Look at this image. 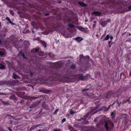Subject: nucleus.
I'll list each match as a JSON object with an SVG mask.
<instances>
[{"instance_id": "1", "label": "nucleus", "mask_w": 131, "mask_h": 131, "mask_svg": "<svg viewBox=\"0 0 131 131\" xmlns=\"http://www.w3.org/2000/svg\"><path fill=\"white\" fill-rule=\"evenodd\" d=\"M113 126V124L112 122L109 121L108 122H106L105 123V127L107 130L109 129V127Z\"/></svg>"}, {"instance_id": "2", "label": "nucleus", "mask_w": 131, "mask_h": 131, "mask_svg": "<svg viewBox=\"0 0 131 131\" xmlns=\"http://www.w3.org/2000/svg\"><path fill=\"white\" fill-rule=\"evenodd\" d=\"M74 39L77 41L79 42L83 40V38L80 37H78L75 38Z\"/></svg>"}, {"instance_id": "3", "label": "nucleus", "mask_w": 131, "mask_h": 131, "mask_svg": "<svg viewBox=\"0 0 131 131\" xmlns=\"http://www.w3.org/2000/svg\"><path fill=\"white\" fill-rule=\"evenodd\" d=\"M111 20L110 19H109L107 21H105L103 23H101V24L102 26L104 27L106 25L107 22H109Z\"/></svg>"}, {"instance_id": "4", "label": "nucleus", "mask_w": 131, "mask_h": 131, "mask_svg": "<svg viewBox=\"0 0 131 131\" xmlns=\"http://www.w3.org/2000/svg\"><path fill=\"white\" fill-rule=\"evenodd\" d=\"M39 48H35L32 51V52H36L39 50Z\"/></svg>"}, {"instance_id": "5", "label": "nucleus", "mask_w": 131, "mask_h": 131, "mask_svg": "<svg viewBox=\"0 0 131 131\" xmlns=\"http://www.w3.org/2000/svg\"><path fill=\"white\" fill-rule=\"evenodd\" d=\"M78 3L79 5L82 6H86V5L85 4L82 2H79Z\"/></svg>"}, {"instance_id": "6", "label": "nucleus", "mask_w": 131, "mask_h": 131, "mask_svg": "<svg viewBox=\"0 0 131 131\" xmlns=\"http://www.w3.org/2000/svg\"><path fill=\"white\" fill-rule=\"evenodd\" d=\"M93 13L96 16H99L100 14V13L97 12H93Z\"/></svg>"}, {"instance_id": "7", "label": "nucleus", "mask_w": 131, "mask_h": 131, "mask_svg": "<svg viewBox=\"0 0 131 131\" xmlns=\"http://www.w3.org/2000/svg\"><path fill=\"white\" fill-rule=\"evenodd\" d=\"M77 28L79 30H81L82 31H83L84 30V28L81 27H78Z\"/></svg>"}, {"instance_id": "8", "label": "nucleus", "mask_w": 131, "mask_h": 131, "mask_svg": "<svg viewBox=\"0 0 131 131\" xmlns=\"http://www.w3.org/2000/svg\"><path fill=\"white\" fill-rule=\"evenodd\" d=\"M0 68L1 69H4L5 68V66L2 64H0Z\"/></svg>"}, {"instance_id": "9", "label": "nucleus", "mask_w": 131, "mask_h": 131, "mask_svg": "<svg viewBox=\"0 0 131 131\" xmlns=\"http://www.w3.org/2000/svg\"><path fill=\"white\" fill-rule=\"evenodd\" d=\"M109 38V36L108 35H107L105 37L104 39L103 40H107Z\"/></svg>"}, {"instance_id": "10", "label": "nucleus", "mask_w": 131, "mask_h": 131, "mask_svg": "<svg viewBox=\"0 0 131 131\" xmlns=\"http://www.w3.org/2000/svg\"><path fill=\"white\" fill-rule=\"evenodd\" d=\"M68 25L69 27H72V28H74V25H72L71 24H68Z\"/></svg>"}, {"instance_id": "11", "label": "nucleus", "mask_w": 131, "mask_h": 131, "mask_svg": "<svg viewBox=\"0 0 131 131\" xmlns=\"http://www.w3.org/2000/svg\"><path fill=\"white\" fill-rule=\"evenodd\" d=\"M70 113L71 115L73 114L76 113L75 112H73L72 110H70Z\"/></svg>"}, {"instance_id": "12", "label": "nucleus", "mask_w": 131, "mask_h": 131, "mask_svg": "<svg viewBox=\"0 0 131 131\" xmlns=\"http://www.w3.org/2000/svg\"><path fill=\"white\" fill-rule=\"evenodd\" d=\"M13 77L14 78L16 79L17 78V75H15L14 74H13Z\"/></svg>"}, {"instance_id": "13", "label": "nucleus", "mask_w": 131, "mask_h": 131, "mask_svg": "<svg viewBox=\"0 0 131 131\" xmlns=\"http://www.w3.org/2000/svg\"><path fill=\"white\" fill-rule=\"evenodd\" d=\"M71 68L72 69H74L75 68V66L73 64L71 66Z\"/></svg>"}, {"instance_id": "14", "label": "nucleus", "mask_w": 131, "mask_h": 131, "mask_svg": "<svg viewBox=\"0 0 131 131\" xmlns=\"http://www.w3.org/2000/svg\"><path fill=\"white\" fill-rule=\"evenodd\" d=\"M66 118H63V119L62 120V123H63L64 122H65L66 121Z\"/></svg>"}, {"instance_id": "15", "label": "nucleus", "mask_w": 131, "mask_h": 131, "mask_svg": "<svg viewBox=\"0 0 131 131\" xmlns=\"http://www.w3.org/2000/svg\"><path fill=\"white\" fill-rule=\"evenodd\" d=\"M10 12L12 15L13 16L14 15V14L12 10H10Z\"/></svg>"}, {"instance_id": "16", "label": "nucleus", "mask_w": 131, "mask_h": 131, "mask_svg": "<svg viewBox=\"0 0 131 131\" xmlns=\"http://www.w3.org/2000/svg\"><path fill=\"white\" fill-rule=\"evenodd\" d=\"M21 55L22 56H23V57L24 58L26 59V57L24 55V54L23 53H21Z\"/></svg>"}, {"instance_id": "17", "label": "nucleus", "mask_w": 131, "mask_h": 131, "mask_svg": "<svg viewBox=\"0 0 131 131\" xmlns=\"http://www.w3.org/2000/svg\"><path fill=\"white\" fill-rule=\"evenodd\" d=\"M6 19L8 20V21L10 23H11V21H10V19L9 18H8V17H7L6 18Z\"/></svg>"}, {"instance_id": "18", "label": "nucleus", "mask_w": 131, "mask_h": 131, "mask_svg": "<svg viewBox=\"0 0 131 131\" xmlns=\"http://www.w3.org/2000/svg\"><path fill=\"white\" fill-rule=\"evenodd\" d=\"M109 38L111 40H112L113 38V37L111 35L109 36Z\"/></svg>"}, {"instance_id": "19", "label": "nucleus", "mask_w": 131, "mask_h": 131, "mask_svg": "<svg viewBox=\"0 0 131 131\" xmlns=\"http://www.w3.org/2000/svg\"><path fill=\"white\" fill-rule=\"evenodd\" d=\"M4 53L3 52L0 51V55H3L4 54Z\"/></svg>"}, {"instance_id": "20", "label": "nucleus", "mask_w": 131, "mask_h": 131, "mask_svg": "<svg viewBox=\"0 0 131 131\" xmlns=\"http://www.w3.org/2000/svg\"><path fill=\"white\" fill-rule=\"evenodd\" d=\"M58 111V109H57V110H56V111H55L54 114H55Z\"/></svg>"}, {"instance_id": "21", "label": "nucleus", "mask_w": 131, "mask_h": 131, "mask_svg": "<svg viewBox=\"0 0 131 131\" xmlns=\"http://www.w3.org/2000/svg\"><path fill=\"white\" fill-rule=\"evenodd\" d=\"M128 9L129 10H131V6L128 7Z\"/></svg>"}, {"instance_id": "22", "label": "nucleus", "mask_w": 131, "mask_h": 131, "mask_svg": "<svg viewBox=\"0 0 131 131\" xmlns=\"http://www.w3.org/2000/svg\"><path fill=\"white\" fill-rule=\"evenodd\" d=\"M79 78L80 79H83V77L81 75L79 77Z\"/></svg>"}, {"instance_id": "23", "label": "nucleus", "mask_w": 131, "mask_h": 131, "mask_svg": "<svg viewBox=\"0 0 131 131\" xmlns=\"http://www.w3.org/2000/svg\"><path fill=\"white\" fill-rule=\"evenodd\" d=\"M111 42V41H110L109 42V46L110 47H111V45H110V43Z\"/></svg>"}, {"instance_id": "24", "label": "nucleus", "mask_w": 131, "mask_h": 131, "mask_svg": "<svg viewBox=\"0 0 131 131\" xmlns=\"http://www.w3.org/2000/svg\"><path fill=\"white\" fill-rule=\"evenodd\" d=\"M54 131H60V130L59 129H55Z\"/></svg>"}, {"instance_id": "25", "label": "nucleus", "mask_w": 131, "mask_h": 131, "mask_svg": "<svg viewBox=\"0 0 131 131\" xmlns=\"http://www.w3.org/2000/svg\"><path fill=\"white\" fill-rule=\"evenodd\" d=\"M108 109H109V108H107L105 110V111H107L108 110Z\"/></svg>"}, {"instance_id": "26", "label": "nucleus", "mask_w": 131, "mask_h": 131, "mask_svg": "<svg viewBox=\"0 0 131 131\" xmlns=\"http://www.w3.org/2000/svg\"><path fill=\"white\" fill-rule=\"evenodd\" d=\"M8 129H9V130H10V131H12V130H11V129H10V127H8Z\"/></svg>"}, {"instance_id": "27", "label": "nucleus", "mask_w": 131, "mask_h": 131, "mask_svg": "<svg viewBox=\"0 0 131 131\" xmlns=\"http://www.w3.org/2000/svg\"><path fill=\"white\" fill-rule=\"evenodd\" d=\"M88 116V115H86L85 116H84V118H86V117H87Z\"/></svg>"}, {"instance_id": "28", "label": "nucleus", "mask_w": 131, "mask_h": 131, "mask_svg": "<svg viewBox=\"0 0 131 131\" xmlns=\"http://www.w3.org/2000/svg\"><path fill=\"white\" fill-rule=\"evenodd\" d=\"M41 53H42V54H40V55L41 56H42V55H43V52H41Z\"/></svg>"}, {"instance_id": "29", "label": "nucleus", "mask_w": 131, "mask_h": 131, "mask_svg": "<svg viewBox=\"0 0 131 131\" xmlns=\"http://www.w3.org/2000/svg\"><path fill=\"white\" fill-rule=\"evenodd\" d=\"M88 90L87 89H84V90H83V91H85V90Z\"/></svg>"}, {"instance_id": "30", "label": "nucleus", "mask_w": 131, "mask_h": 131, "mask_svg": "<svg viewBox=\"0 0 131 131\" xmlns=\"http://www.w3.org/2000/svg\"><path fill=\"white\" fill-rule=\"evenodd\" d=\"M88 32H89V31L88 30H87V32L88 33Z\"/></svg>"}, {"instance_id": "31", "label": "nucleus", "mask_w": 131, "mask_h": 131, "mask_svg": "<svg viewBox=\"0 0 131 131\" xmlns=\"http://www.w3.org/2000/svg\"><path fill=\"white\" fill-rule=\"evenodd\" d=\"M45 15L46 16H47V15H48V14H45Z\"/></svg>"}, {"instance_id": "32", "label": "nucleus", "mask_w": 131, "mask_h": 131, "mask_svg": "<svg viewBox=\"0 0 131 131\" xmlns=\"http://www.w3.org/2000/svg\"><path fill=\"white\" fill-rule=\"evenodd\" d=\"M93 22L94 23H96V21H93Z\"/></svg>"}, {"instance_id": "33", "label": "nucleus", "mask_w": 131, "mask_h": 131, "mask_svg": "<svg viewBox=\"0 0 131 131\" xmlns=\"http://www.w3.org/2000/svg\"><path fill=\"white\" fill-rule=\"evenodd\" d=\"M113 112H112V113H111V115H113Z\"/></svg>"}, {"instance_id": "34", "label": "nucleus", "mask_w": 131, "mask_h": 131, "mask_svg": "<svg viewBox=\"0 0 131 131\" xmlns=\"http://www.w3.org/2000/svg\"><path fill=\"white\" fill-rule=\"evenodd\" d=\"M122 74H123L124 75V74H123V73H121V75H122Z\"/></svg>"}, {"instance_id": "35", "label": "nucleus", "mask_w": 131, "mask_h": 131, "mask_svg": "<svg viewBox=\"0 0 131 131\" xmlns=\"http://www.w3.org/2000/svg\"><path fill=\"white\" fill-rule=\"evenodd\" d=\"M30 75H32V73H30Z\"/></svg>"}, {"instance_id": "36", "label": "nucleus", "mask_w": 131, "mask_h": 131, "mask_svg": "<svg viewBox=\"0 0 131 131\" xmlns=\"http://www.w3.org/2000/svg\"><path fill=\"white\" fill-rule=\"evenodd\" d=\"M44 46H45H45H46L45 45H44Z\"/></svg>"}, {"instance_id": "37", "label": "nucleus", "mask_w": 131, "mask_h": 131, "mask_svg": "<svg viewBox=\"0 0 131 131\" xmlns=\"http://www.w3.org/2000/svg\"><path fill=\"white\" fill-rule=\"evenodd\" d=\"M87 20H85V21H87Z\"/></svg>"}, {"instance_id": "38", "label": "nucleus", "mask_w": 131, "mask_h": 131, "mask_svg": "<svg viewBox=\"0 0 131 131\" xmlns=\"http://www.w3.org/2000/svg\"><path fill=\"white\" fill-rule=\"evenodd\" d=\"M87 20H85V21H87Z\"/></svg>"}]
</instances>
